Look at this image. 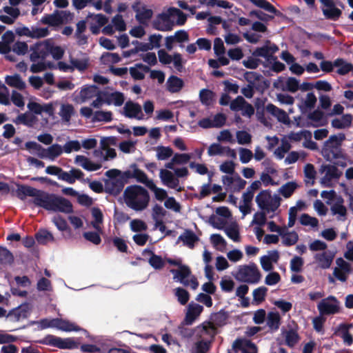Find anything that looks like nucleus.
Masks as SVG:
<instances>
[{"label":"nucleus","mask_w":353,"mask_h":353,"mask_svg":"<svg viewBox=\"0 0 353 353\" xmlns=\"http://www.w3.org/2000/svg\"><path fill=\"white\" fill-rule=\"evenodd\" d=\"M124 199L126 205L136 211L145 209L150 201L148 191L140 185H131L124 192Z\"/></svg>","instance_id":"1"},{"label":"nucleus","mask_w":353,"mask_h":353,"mask_svg":"<svg viewBox=\"0 0 353 353\" xmlns=\"http://www.w3.org/2000/svg\"><path fill=\"white\" fill-rule=\"evenodd\" d=\"M39 207L47 210L69 214L73 212L72 204L67 199L44 192Z\"/></svg>","instance_id":"2"},{"label":"nucleus","mask_w":353,"mask_h":353,"mask_svg":"<svg viewBox=\"0 0 353 353\" xmlns=\"http://www.w3.org/2000/svg\"><path fill=\"white\" fill-rule=\"evenodd\" d=\"M168 263L176 267V269L170 270L173 274V279L179 281L185 286H190L192 289L196 290L199 286V283L196 278L191 275L190 268L182 264L181 260H168Z\"/></svg>","instance_id":"3"},{"label":"nucleus","mask_w":353,"mask_h":353,"mask_svg":"<svg viewBox=\"0 0 353 353\" xmlns=\"http://www.w3.org/2000/svg\"><path fill=\"white\" fill-rule=\"evenodd\" d=\"M234 276L239 281L256 284L261 281V274L255 263H250L248 265H239L234 274Z\"/></svg>","instance_id":"4"},{"label":"nucleus","mask_w":353,"mask_h":353,"mask_svg":"<svg viewBox=\"0 0 353 353\" xmlns=\"http://www.w3.org/2000/svg\"><path fill=\"white\" fill-rule=\"evenodd\" d=\"M259 209L266 213L274 212L280 206L281 199L278 194H272L270 190H262L256 196Z\"/></svg>","instance_id":"5"},{"label":"nucleus","mask_w":353,"mask_h":353,"mask_svg":"<svg viewBox=\"0 0 353 353\" xmlns=\"http://www.w3.org/2000/svg\"><path fill=\"white\" fill-rule=\"evenodd\" d=\"M345 136L343 133L332 135L325 141L322 154L327 161L336 159L342 156L340 150V146L345 140Z\"/></svg>","instance_id":"6"},{"label":"nucleus","mask_w":353,"mask_h":353,"mask_svg":"<svg viewBox=\"0 0 353 353\" xmlns=\"http://www.w3.org/2000/svg\"><path fill=\"white\" fill-rule=\"evenodd\" d=\"M97 96V99L92 103L94 108H100L103 103L109 104L110 103V96L103 92H100L98 88L95 85H90L83 88L79 97L82 102Z\"/></svg>","instance_id":"7"},{"label":"nucleus","mask_w":353,"mask_h":353,"mask_svg":"<svg viewBox=\"0 0 353 353\" xmlns=\"http://www.w3.org/2000/svg\"><path fill=\"white\" fill-rule=\"evenodd\" d=\"M15 193L16 196L21 200L26 199L27 196L32 197V200H30L29 202L39 207L41 201L40 199H42L44 191L37 190L31 186L17 184Z\"/></svg>","instance_id":"8"},{"label":"nucleus","mask_w":353,"mask_h":353,"mask_svg":"<svg viewBox=\"0 0 353 353\" xmlns=\"http://www.w3.org/2000/svg\"><path fill=\"white\" fill-rule=\"evenodd\" d=\"M320 172L323 174L320 183L324 187L332 186L333 181L338 180L342 175V172L332 165H322Z\"/></svg>","instance_id":"9"},{"label":"nucleus","mask_w":353,"mask_h":353,"mask_svg":"<svg viewBox=\"0 0 353 353\" xmlns=\"http://www.w3.org/2000/svg\"><path fill=\"white\" fill-rule=\"evenodd\" d=\"M318 310L321 315L335 314L340 312V302L333 296L322 299L317 305Z\"/></svg>","instance_id":"10"},{"label":"nucleus","mask_w":353,"mask_h":353,"mask_svg":"<svg viewBox=\"0 0 353 353\" xmlns=\"http://www.w3.org/2000/svg\"><path fill=\"white\" fill-rule=\"evenodd\" d=\"M50 47V39H46L31 46L30 54L31 61L36 62L39 59L44 60L49 54Z\"/></svg>","instance_id":"11"},{"label":"nucleus","mask_w":353,"mask_h":353,"mask_svg":"<svg viewBox=\"0 0 353 353\" xmlns=\"http://www.w3.org/2000/svg\"><path fill=\"white\" fill-rule=\"evenodd\" d=\"M334 256V253L330 250L319 252L314 255V263L319 268L329 269L332 264Z\"/></svg>","instance_id":"12"},{"label":"nucleus","mask_w":353,"mask_h":353,"mask_svg":"<svg viewBox=\"0 0 353 353\" xmlns=\"http://www.w3.org/2000/svg\"><path fill=\"white\" fill-rule=\"evenodd\" d=\"M159 178L163 185L168 188L174 189L177 192L182 190V188L179 184V180L171 171L167 169H161L159 172Z\"/></svg>","instance_id":"13"},{"label":"nucleus","mask_w":353,"mask_h":353,"mask_svg":"<svg viewBox=\"0 0 353 353\" xmlns=\"http://www.w3.org/2000/svg\"><path fill=\"white\" fill-rule=\"evenodd\" d=\"M196 336L200 339L210 341L216 334V327L211 322H204L194 329Z\"/></svg>","instance_id":"14"},{"label":"nucleus","mask_w":353,"mask_h":353,"mask_svg":"<svg viewBox=\"0 0 353 353\" xmlns=\"http://www.w3.org/2000/svg\"><path fill=\"white\" fill-rule=\"evenodd\" d=\"M46 344L60 349H72L77 347L78 344L72 339H61L60 337L49 335L44 339Z\"/></svg>","instance_id":"15"},{"label":"nucleus","mask_w":353,"mask_h":353,"mask_svg":"<svg viewBox=\"0 0 353 353\" xmlns=\"http://www.w3.org/2000/svg\"><path fill=\"white\" fill-rule=\"evenodd\" d=\"M222 181L223 185L232 191H240L246 185V181L242 179L237 173L223 176Z\"/></svg>","instance_id":"16"},{"label":"nucleus","mask_w":353,"mask_h":353,"mask_svg":"<svg viewBox=\"0 0 353 353\" xmlns=\"http://www.w3.org/2000/svg\"><path fill=\"white\" fill-rule=\"evenodd\" d=\"M274 87L283 91L295 92L299 88V81L293 77H279L274 82Z\"/></svg>","instance_id":"17"},{"label":"nucleus","mask_w":353,"mask_h":353,"mask_svg":"<svg viewBox=\"0 0 353 353\" xmlns=\"http://www.w3.org/2000/svg\"><path fill=\"white\" fill-rule=\"evenodd\" d=\"M336 264V266L334 269L333 274L341 281H345L348 274H350L352 271L350 264L342 258L337 259Z\"/></svg>","instance_id":"18"},{"label":"nucleus","mask_w":353,"mask_h":353,"mask_svg":"<svg viewBox=\"0 0 353 353\" xmlns=\"http://www.w3.org/2000/svg\"><path fill=\"white\" fill-rule=\"evenodd\" d=\"M123 114L130 119H137L138 120L144 119L141 106L139 103L132 101L125 103L123 107Z\"/></svg>","instance_id":"19"},{"label":"nucleus","mask_w":353,"mask_h":353,"mask_svg":"<svg viewBox=\"0 0 353 353\" xmlns=\"http://www.w3.org/2000/svg\"><path fill=\"white\" fill-rule=\"evenodd\" d=\"M156 29L161 31H169L172 29L173 23L170 15L169 9L167 12L160 14L154 21Z\"/></svg>","instance_id":"20"},{"label":"nucleus","mask_w":353,"mask_h":353,"mask_svg":"<svg viewBox=\"0 0 353 353\" xmlns=\"http://www.w3.org/2000/svg\"><path fill=\"white\" fill-rule=\"evenodd\" d=\"M232 347L235 352L241 351L242 353H256V345L245 339H238L233 343Z\"/></svg>","instance_id":"21"},{"label":"nucleus","mask_w":353,"mask_h":353,"mask_svg":"<svg viewBox=\"0 0 353 353\" xmlns=\"http://www.w3.org/2000/svg\"><path fill=\"white\" fill-rule=\"evenodd\" d=\"M133 10L136 12V19L141 23H145L152 16V10L148 8L140 3H137L132 6Z\"/></svg>","instance_id":"22"},{"label":"nucleus","mask_w":353,"mask_h":353,"mask_svg":"<svg viewBox=\"0 0 353 353\" xmlns=\"http://www.w3.org/2000/svg\"><path fill=\"white\" fill-rule=\"evenodd\" d=\"M202 305L195 303H190L185 313V322L187 325H192L203 312Z\"/></svg>","instance_id":"23"},{"label":"nucleus","mask_w":353,"mask_h":353,"mask_svg":"<svg viewBox=\"0 0 353 353\" xmlns=\"http://www.w3.org/2000/svg\"><path fill=\"white\" fill-rule=\"evenodd\" d=\"M327 122L325 114L319 110H316L307 115V126L314 128L323 126Z\"/></svg>","instance_id":"24"},{"label":"nucleus","mask_w":353,"mask_h":353,"mask_svg":"<svg viewBox=\"0 0 353 353\" xmlns=\"http://www.w3.org/2000/svg\"><path fill=\"white\" fill-rule=\"evenodd\" d=\"M343 199L341 196L336 197L334 202L331 204L330 210L333 215L337 216V219L344 221L345 219L347 209L343 205Z\"/></svg>","instance_id":"25"},{"label":"nucleus","mask_w":353,"mask_h":353,"mask_svg":"<svg viewBox=\"0 0 353 353\" xmlns=\"http://www.w3.org/2000/svg\"><path fill=\"white\" fill-rule=\"evenodd\" d=\"M299 99L300 101L298 106L302 112H306L313 108L317 101L315 94L312 92H308Z\"/></svg>","instance_id":"26"},{"label":"nucleus","mask_w":353,"mask_h":353,"mask_svg":"<svg viewBox=\"0 0 353 353\" xmlns=\"http://www.w3.org/2000/svg\"><path fill=\"white\" fill-rule=\"evenodd\" d=\"M30 310V307L28 304H22L19 307L10 311L7 317L12 321H19L21 319L27 318L28 314Z\"/></svg>","instance_id":"27"},{"label":"nucleus","mask_w":353,"mask_h":353,"mask_svg":"<svg viewBox=\"0 0 353 353\" xmlns=\"http://www.w3.org/2000/svg\"><path fill=\"white\" fill-rule=\"evenodd\" d=\"M110 138L103 137L100 142V150H96L94 155L103 161H107L110 157Z\"/></svg>","instance_id":"28"},{"label":"nucleus","mask_w":353,"mask_h":353,"mask_svg":"<svg viewBox=\"0 0 353 353\" xmlns=\"http://www.w3.org/2000/svg\"><path fill=\"white\" fill-rule=\"evenodd\" d=\"M266 110L272 116L276 117L277 120L284 124L288 125L290 123V119L288 114L283 110L279 108L273 104H268L266 106Z\"/></svg>","instance_id":"29"},{"label":"nucleus","mask_w":353,"mask_h":353,"mask_svg":"<svg viewBox=\"0 0 353 353\" xmlns=\"http://www.w3.org/2000/svg\"><path fill=\"white\" fill-rule=\"evenodd\" d=\"M112 194L119 192L123 187L125 178L118 170H112Z\"/></svg>","instance_id":"30"},{"label":"nucleus","mask_w":353,"mask_h":353,"mask_svg":"<svg viewBox=\"0 0 353 353\" xmlns=\"http://www.w3.org/2000/svg\"><path fill=\"white\" fill-rule=\"evenodd\" d=\"M282 239V243L285 246H291L296 243L299 240V235L294 231L289 232L286 226L283 227V230L280 234Z\"/></svg>","instance_id":"31"},{"label":"nucleus","mask_w":353,"mask_h":353,"mask_svg":"<svg viewBox=\"0 0 353 353\" xmlns=\"http://www.w3.org/2000/svg\"><path fill=\"white\" fill-rule=\"evenodd\" d=\"M74 162L89 171L97 170L101 167L100 164L92 162L88 158L83 155H77L75 157Z\"/></svg>","instance_id":"32"},{"label":"nucleus","mask_w":353,"mask_h":353,"mask_svg":"<svg viewBox=\"0 0 353 353\" xmlns=\"http://www.w3.org/2000/svg\"><path fill=\"white\" fill-rule=\"evenodd\" d=\"M352 117L350 114H344L341 117L334 119L331 125L336 129H344L351 125Z\"/></svg>","instance_id":"33"},{"label":"nucleus","mask_w":353,"mask_h":353,"mask_svg":"<svg viewBox=\"0 0 353 353\" xmlns=\"http://www.w3.org/2000/svg\"><path fill=\"white\" fill-rule=\"evenodd\" d=\"M37 121V117L30 112L19 114L14 120L17 124L22 123L29 127H32Z\"/></svg>","instance_id":"34"},{"label":"nucleus","mask_w":353,"mask_h":353,"mask_svg":"<svg viewBox=\"0 0 353 353\" xmlns=\"http://www.w3.org/2000/svg\"><path fill=\"white\" fill-rule=\"evenodd\" d=\"M6 83L10 87L23 90L26 88V83L22 80L19 74L7 76L5 79Z\"/></svg>","instance_id":"35"},{"label":"nucleus","mask_w":353,"mask_h":353,"mask_svg":"<svg viewBox=\"0 0 353 353\" xmlns=\"http://www.w3.org/2000/svg\"><path fill=\"white\" fill-rule=\"evenodd\" d=\"M179 239L190 248H193L199 238L192 231L187 230L179 236Z\"/></svg>","instance_id":"36"},{"label":"nucleus","mask_w":353,"mask_h":353,"mask_svg":"<svg viewBox=\"0 0 353 353\" xmlns=\"http://www.w3.org/2000/svg\"><path fill=\"white\" fill-rule=\"evenodd\" d=\"M156 152V157L158 160L164 161L171 157L173 154V150L170 147L158 145L154 148Z\"/></svg>","instance_id":"37"},{"label":"nucleus","mask_w":353,"mask_h":353,"mask_svg":"<svg viewBox=\"0 0 353 353\" xmlns=\"http://www.w3.org/2000/svg\"><path fill=\"white\" fill-rule=\"evenodd\" d=\"M170 15L172 21V23L181 26L183 25L186 21V15L177 8H170Z\"/></svg>","instance_id":"38"},{"label":"nucleus","mask_w":353,"mask_h":353,"mask_svg":"<svg viewBox=\"0 0 353 353\" xmlns=\"http://www.w3.org/2000/svg\"><path fill=\"white\" fill-rule=\"evenodd\" d=\"M143 254L145 256H149L148 262L154 268L160 269L163 266L164 262L161 256L155 255L147 250H144Z\"/></svg>","instance_id":"39"},{"label":"nucleus","mask_w":353,"mask_h":353,"mask_svg":"<svg viewBox=\"0 0 353 353\" xmlns=\"http://www.w3.org/2000/svg\"><path fill=\"white\" fill-rule=\"evenodd\" d=\"M334 65L337 68L336 72L339 74L344 75L351 71L353 72V65L343 59H336L334 61Z\"/></svg>","instance_id":"40"},{"label":"nucleus","mask_w":353,"mask_h":353,"mask_svg":"<svg viewBox=\"0 0 353 353\" xmlns=\"http://www.w3.org/2000/svg\"><path fill=\"white\" fill-rule=\"evenodd\" d=\"M298 187L299 185L296 182L290 181L281 186L278 192L283 197L289 198Z\"/></svg>","instance_id":"41"},{"label":"nucleus","mask_w":353,"mask_h":353,"mask_svg":"<svg viewBox=\"0 0 353 353\" xmlns=\"http://www.w3.org/2000/svg\"><path fill=\"white\" fill-rule=\"evenodd\" d=\"M148 71V67L143 64H137L134 67H132L130 69L132 77L137 80L143 79Z\"/></svg>","instance_id":"42"},{"label":"nucleus","mask_w":353,"mask_h":353,"mask_svg":"<svg viewBox=\"0 0 353 353\" xmlns=\"http://www.w3.org/2000/svg\"><path fill=\"white\" fill-rule=\"evenodd\" d=\"M65 174H67L68 176L63 179V181L69 183H74L76 180H81L83 181V176L84 174L81 170L76 168H72L70 170V172H65Z\"/></svg>","instance_id":"43"},{"label":"nucleus","mask_w":353,"mask_h":353,"mask_svg":"<svg viewBox=\"0 0 353 353\" xmlns=\"http://www.w3.org/2000/svg\"><path fill=\"white\" fill-rule=\"evenodd\" d=\"M54 327L66 332L72 330L78 331L80 330V328L74 324L59 319H54Z\"/></svg>","instance_id":"44"},{"label":"nucleus","mask_w":353,"mask_h":353,"mask_svg":"<svg viewBox=\"0 0 353 353\" xmlns=\"http://www.w3.org/2000/svg\"><path fill=\"white\" fill-rule=\"evenodd\" d=\"M63 150V148L59 144H53L46 150L45 158H48L54 160L55 158L60 156Z\"/></svg>","instance_id":"45"},{"label":"nucleus","mask_w":353,"mask_h":353,"mask_svg":"<svg viewBox=\"0 0 353 353\" xmlns=\"http://www.w3.org/2000/svg\"><path fill=\"white\" fill-rule=\"evenodd\" d=\"M281 317L277 312H270L267 315V325L274 330L279 328Z\"/></svg>","instance_id":"46"},{"label":"nucleus","mask_w":353,"mask_h":353,"mask_svg":"<svg viewBox=\"0 0 353 353\" xmlns=\"http://www.w3.org/2000/svg\"><path fill=\"white\" fill-rule=\"evenodd\" d=\"M301 225L310 227L312 229H317L319 227V221L316 218L310 216L307 214H303L299 218Z\"/></svg>","instance_id":"47"},{"label":"nucleus","mask_w":353,"mask_h":353,"mask_svg":"<svg viewBox=\"0 0 353 353\" xmlns=\"http://www.w3.org/2000/svg\"><path fill=\"white\" fill-rule=\"evenodd\" d=\"M183 85V81L176 77H171L168 79V90L171 92H179L182 88Z\"/></svg>","instance_id":"48"},{"label":"nucleus","mask_w":353,"mask_h":353,"mask_svg":"<svg viewBox=\"0 0 353 353\" xmlns=\"http://www.w3.org/2000/svg\"><path fill=\"white\" fill-rule=\"evenodd\" d=\"M74 114V107L71 104H61L59 115L62 120L69 122L72 115Z\"/></svg>","instance_id":"49"},{"label":"nucleus","mask_w":353,"mask_h":353,"mask_svg":"<svg viewBox=\"0 0 353 353\" xmlns=\"http://www.w3.org/2000/svg\"><path fill=\"white\" fill-rule=\"evenodd\" d=\"M92 216L94 220L91 222V225L98 232H101L100 224L103 222V214L101 211L97 208H93L91 210Z\"/></svg>","instance_id":"50"},{"label":"nucleus","mask_w":353,"mask_h":353,"mask_svg":"<svg viewBox=\"0 0 353 353\" xmlns=\"http://www.w3.org/2000/svg\"><path fill=\"white\" fill-rule=\"evenodd\" d=\"M42 24L48 25L50 26H59L61 25L57 10H55L51 14H46L41 19Z\"/></svg>","instance_id":"51"},{"label":"nucleus","mask_w":353,"mask_h":353,"mask_svg":"<svg viewBox=\"0 0 353 353\" xmlns=\"http://www.w3.org/2000/svg\"><path fill=\"white\" fill-rule=\"evenodd\" d=\"M324 15L331 19H336L341 14V10L336 8L334 3L322 8Z\"/></svg>","instance_id":"52"},{"label":"nucleus","mask_w":353,"mask_h":353,"mask_svg":"<svg viewBox=\"0 0 353 353\" xmlns=\"http://www.w3.org/2000/svg\"><path fill=\"white\" fill-rule=\"evenodd\" d=\"M174 294L176 297L177 301L183 305H185L190 299V294L188 292L183 288H175L174 290Z\"/></svg>","instance_id":"53"},{"label":"nucleus","mask_w":353,"mask_h":353,"mask_svg":"<svg viewBox=\"0 0 353 353\" xmlns=\"http://www.w3.org/2000/svg\"><path fill=\"white\" fill-rule=\"evenodd\" d=\"M132 176L135 178L138 182L144 184L148 188L150 186V182H153L152 179L148 178L144 172L137 168L133 170Z\"/></svg>","instance_id":"54"},{"label":"nucleus","mask_w":353,"mask_h":353,"mask_svg":"<svg viewBox=\"0 0 353 353\" xmlns=\"http://www.w3.org/2000/svg\"><path fill=\"white\" fill-rule=\"evenodd\" d=\"M65 53V50L61 47L56 46L54 43L50 39V47L49 54L52 55L54 59L60 60L62 59Z\"/></svg>","instance_id":"55"},{"label":"nucleus","mask_w":353,"mask_h":353,"mask_svg":"<svg viewBox=\"0 0 353 353\" xmlns=\"http://www.w3.org/2000/svg\"><path fill=\"white\" fill-rule=\"evenodd\" d=\"M306 157V154L303 151L296 152L292 151L290 152L286 158L285 159V163L287 165H290L292 163H294L299 159H304Z\"/></svg>","instance_id":"56"},{"label":"nucleus","mask_w":353,"mask_h":353,"mask_svg":"<svg viewBox=\"0 0 353 353\" xmlns=\"http://www.w3.org/2000/svg\"><path fill=\"white\" fill-rule=\"evenodd\" d=\"M284 337L286 344L290 347L294 346L299 341V336L297 332L290 330L284 333Z\"/></svg>","instance_id":"57"},{"label":"nucleus","mask_w":353,"mask_h":353,"mask_svg":"<svg viewBox=\"0 0 353 353\" xmlns=\"http://www.w3.org/2000/svg\"><path fill=\"white\" fill-rule=\"evenodd\" d=\"M304 174L306 183L313 184L316 174L314 165L310 163L306 164L304 167Z\"/></svg>","instance_id":"58"},{"label":"nucleus","mask_w":353,"mask_h":353,"mask_svg":"<svg viewBox=\"0 0 353 353\" xmlns=\"http://www.w3.org/2000/svg\"><path fill=\"white\" fill-rule=\"evenodd\" d=\"M304 264L303 259L298 256H294L291 260L290 263V270L293 272H300L303 270V266Z\"/></svg>","instance_id":"59"},{"label":"nucleus","mask_w":353,"mask_h":353,"mask_svg":"<svg viewBox=\"0 0 353 353\" xmlns=\"http://www.w3.org/2000/svg\"><path fill=\"white\" fill-rule=\"evenodd\" d=\"M148 188L154 192L155 198L158 201H163L167 199V192L161 188H158L155 183L153 182H150V186Z\"/></svg>","instance_id":"60"},{"label":"nucleus","mask_w":353,"mask_h":353,"mask_svg":"<svg viewBox=\"0 0 353 353\" xmlns=\"http://www.w3.org/2000/svg\"><path fill=\"white\" fill-rule=\"evenodd\" d=\"M290 148V144L287 141L282 140L281 145L275 150L274 155L278 159H282Z\"/></svg>","instance_id":"61"},{"label":"nucleus","mask_w":353,"mask_h":353,"mask_svg":"<svg viewBox=\"0 0 353 353\" xmlns=\"http://www.w3.org/2000/svg\"><path fill=\"white\" fill-rule=\"evenodd\" d=\"M37 241L41 244H46L48 242L54 241L52 234L47 230H40L36 234Z\"/></svg>","instance_id":"62"},{"label":"nucleus","mask_w":353,"mask_h":353,"mask_svg":"<svg viewBox=\"0 0 353 353\" xmlns=\"http://www.w3.org/2000/svg\"><path fill=\"white\" fill-rule=\"evenodd\" d=\"M266 212L264 211L257 212L254 216L252 221L250 223V225H255L262 227L266 223Z\"/></svg>","instance_id":"63"},{"label":"nucleus","mask_w":353,"mask_h":353,"mask_svg":"<svg viewBox=\"0 0 353 353\" xmlns=\"http://www.w3.org/2000/svg\"><path fill=\"white\" fill-rule=\"evenodd\" d=\"M210 341L199 340L194 344L193 353H206L210 348Z\"/></svg>","instance_id":"64"}]
</instances>
